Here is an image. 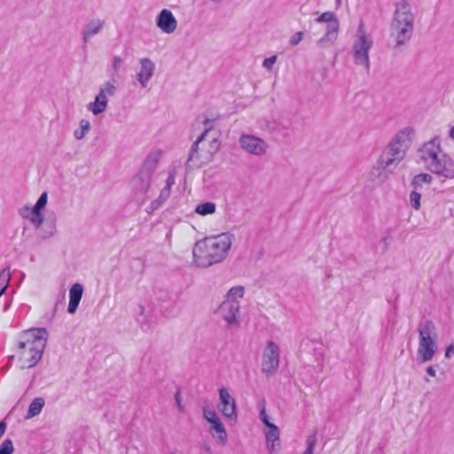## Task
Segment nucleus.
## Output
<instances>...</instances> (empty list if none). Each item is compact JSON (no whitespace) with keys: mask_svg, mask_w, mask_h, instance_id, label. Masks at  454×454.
Wrapping results in <instances>:
<instances>
[{"mask_svg":"<svg viewBox=\"0 0 454 454\" xmlns=\"http://www.w3.org/2000/svg\"><path fill=\"white\" fill-rule=\"evenodd\" d=\"M175 400H176V405L178 407L179 411H184V405L182 403V396H181V393L179 391H177L175 394Z\"/></svg>","mask_w":454,"mask_h":454,"instance_id":"obj_41","label":"nucleus"},{"mask_svg":"<svg viewBox=\"0 0 454 454\" xmlns=\"http://www.w3.org/2000/svg\"><path fill=\"white\" fill-rule=\"evenodd\" d=\"M169 194H170V190H168V188H163L160 192L159 199H160L162 200H166L169 197Z\"/></svg>","mask_w":454,"mask_h":454,"instance_id":"obj_43","label":"nucleus"},{"mask_svg":"<svg viewBox=\"0 0 454 454\" xmlns=\"http://www.w3.org/2000/svg\"><path fill=\"white\" fill-rule=\"evenodd\" d=\"M239 145L246 153L257 157L265 155L269 148L265 140L249 134L241 135L239 138Z\"/></svg>","mask_w":454,"mask_h":454,"instance_id":"obj_10","label":"nucleus"},{"mask_svg":"<svg viewBox=\"0 0 454 454\" xmlns=\"http://www.w3.org/2000/svg\"><path fill=\"white\" fill-rule=\"evenodd\" d=\"M117 89L111 82H106L100 88L97 94L95 100L87 105V109L94 115H98L104 113L108 105V96H114Z\"/></svg>","mask_w":454,"mask_h":454,"instance_id":"obj_9","label":"nucleus"},{"mask_svg":"<svg viewBox=\"0 0 454 454\" xmlns=\"http://www.w3.org/2000/svg\"><path fill=\"white\" fill-rule=\"evenodd\" d=\"M203 416L208 423L219 419L215 410L207 407L203 408Z\"/></svg>","mask_w":454,"mask_h":454,"instance_id":"obj_34","label":"nucleus"},{"mask_svg":"<svg viewBox=\"0 0 454 454\" xmlns=\"http://www.w3.org/2000/svg\"><path fill=\"white\" fill-rule=\"evenodd\" d=\"M419 335L418 361L425 363L432 360L437 349V333L435 325L431 320L420 322L418 326Z\"/></svg>","mask_w":454,"mask_h":454,"instance_id":"obj_6","label":"nucleus"},{"mask_svg":"<svg viewBox=\"0 0 454 454\" xmlns=\"http://www.w3.org/2000/svg\"><path fill=\"white\" fill-rule=\"evenodd\" d=\"M159 202L158 200H154L153 203H152V208L153 209H155L158 206H159Z\"/></svg>","mask_w":454,"mask_h":454,"instance_id":"obj_48","label":"nucleus"},{"mask_svg":"<svg viewBox=\"0 0 454 454\" xmlns=\"http://www.w3.org/2000/svg\"><path fill=\"white\" fill-rule=\"evenodd\" d=\"M243 295H244V287L241 286H237L231 287L229 290L226 299L236 300L237 297L242 298Z\"/></svg>","mask_w":454,"mask_h":454,"instance_id":"obj_32","label":"nucleus"},{"mask_svg":"<svg viewBox=\"0 0 454 454\" xmlns=\"http://www.w3.org/2000/svg\"><path fill=\"white\" fill-rule=\"evenodd\" d=\"M276 61H277V56L274 55V56L265 59L262 62V66L266 69L271 70V68H272L273 65L276 63Z\"/></svg>","mask_w":454,"mask_h":454,"instance_id":"obj_38","label":"nucleus"},{"mask_svg":"<svg viewBox=\"0 0 454 454\" xmlns=\"http://www.w3.org/2000/svg\"><path fill=\"white\" fill-rule=\"evenodd\" d=\"M390 240H391L390 237H385L382 239V241L384 242V250H387L388 248Z\"/></svg>","mask_w":454,"mask_h":454,"instance_id":"obj_46","label":"nucleus"},{"mask_svg":"<svg viewBox=\"0 0 454 454\" xmlns=\"http://www.w3.org/2000/svg\"><path fill=\"white\" fill-rule=\"evenodd\" d=\"M265 437L270 450L271 452L276 451L280 445V441L279 429L275 424H272L271 426L267 427V430L265 432Z\"/></svg>","mask_w":454,"mask_h":454,"instance_id":"obj_21","label":"nucleus"},{"mask_svg":"<svg viewBox=\"0 0 454 454\" xmlns=\"http://www.w3.org/2000/svg\"><path fill=\"white\" fill-rule=\"evenodd\" d=\"M303 32L299 31L296 32L291 38H290V44L293 46H295L300 43V42L303 39Z\"/></svg>","mask_w":454,"mask_h":454,"instance_id":"obj_37","label":"nucleus"},{"mask_svg":"<svg viewBox=\"0 0 454 454\" xmlns=\"http://www.w3.org/2000/svg\"><path fill=\"white\" fill-rule=\"evenodd\" d=\"M432 180L433 176L430 174H418L413 177L411 185L414 187V189H418L420 188L423 184H430Z\"/></svg>","mask_w":454,"mask_h":454,"instance_id":"obj_25","label":"nucleus"},{"mask_svg":"<svg viewBox=\"0 0 454 454\" xmlns=\"http://www.w3.org/2000/svg\"><path fill=\"white\" fill-rule=\"evenodd\" d=\"M157 27L166 34L173 33L177 27V21L171 11L163 9L156 17Z\"/></svg>","mask_w":454,"mask_h":454,"instance_id":"obj_15","label":"nucleus"},{"mask_svg":"<svg viewBox=\"0 0 454 454\" xmlns=\"http://www.w3.org/2000/svg\"><path fill=\"white\" fill-rule=\"evenodd\" d=\"M80 129L74 130V136L77 140L82 139L90 129V123L88 120L82 119L79 122Z\"/></svg>","mask_w":454,"mask_h":454,"instance_id":"obj_28","label":"nucleus"},{"mask_svg":"<svg viewBox=\"0 0 454 454\" xmlns=\"http://www.w3.org/2000/svg\"><path fill=\"white\" fill-rule=\"evenodd\" d=\"M106 21L99 18L89 20L83 27L81 35L83 45H86L90 38L100 34L105 27Z\"/></svg>","mask_w":454,"mask_h":454,"instance_id":"obj_16","label":"nucleus"},{"mask_svg":"<svg viewBox=\"0 0 454 454\" xmlns=\"http://www.w3.org/2000/svg\"><path fill=\"white\" fill-rule=\"evenodd\" d=\"M233 239L234 234L223 232L197 241L192 249L194 263L198 267L207 268L222 262L227 257Z\"/></svg>","mask_w":454,"mask_h":454,"instance_id":"obj_1","label":"nucleus"},{"mask_svg":"<svg viewBox=\"0 0 454 454\" xmlns=\"http://www.w3.org/2000/svg\"><path fill=\"white\" fill-rule=\"evenodd\" d=\"M140 309H141V312H143L144 311V307L140 306Z\"/></svg>","mask_w":454,"mask_h":454,"instance_id":"obj_56","label":"nucleus"},{"mask_svg":"<svg viewBox=\"0 0 454 454\" xmlns=\"http://www.w3.org/2000/svg\"><path fill=\"white\" fill-rule=\"evenodd\" d=\"M7 428V423L4 420L0 421V439L4 434Z\"/></svg>","mask_w":454,"mask_h":454,"instance_id":"obj_44","label":"nucleus"},{"mask_svg":"<svg viewBox=\"0 0 454 454\" xmlns=\"http://www.w3.org/2000/svg\"><path fill=\"white\" fill-rule=\"evenodd\" d=\"M24 218H29L30 222L36 227L39 228L43 223V215L42 211L35 212V209L31 210L30 216L21 213Z\"/></svg>","mask_w":454,"mask_h":454,"instance_id":"obj_27","label":"nucleus"},{"mask_svg":"<svg viewBox=\"0 0 454 454\" xmlns=\"http://www.w3.org/2000/svg\"><path fill=\"white\" fill-rule=\"evenodd\" d=\"M194 160H197V161H200L199 160V153L198 154H194Z\"/></svg>","mask_w":454,"mask_h":454,"instance_id":"obj_52","label":"nucleus"},{"mask_svg":"<svg viewBox=\"0 0 454 454\" xmlns=\"http://www.w3.org/2000/svg\"><path fill=\"white\" fill-rule=\"evenodd\" d=\"M175 184V174H170L166 180V185L164 188L171 189V186Z\"/></svg>","mask_w":454,"mask_h":454,"instance_id":"obj_42","label":"nucleus"},{"mask_svg":"<svg viewBox=\"0 0 454 454\" xmlns=\"http://www.w3.org/2000/svg\"><path fill=\"white\" fill-rule=\"evenodd\" d=\"M427 372L431 377H435L436 376V371L434 370V368L433 366H428L427 368Z\"/></svg>","mask_w":454,"mask_h":454,"instance_id":"obj_45","label":"nucleus"},{"mask_svg":"<svg viewBox=\"0 0 454 454\" xmlns=\"http://www.w3.org/2000/svg\"><path fill=\"white\" fill-rule=\"evenodd\" d=\"M239 302L234 299H226L218 307L216 313L228 324L229 326L239 325Z\"/></svg>","mask_w":454,"mask_h":454,"instance_id":"obj_12","label":"nucleus"},{"mask_svg":"<svg viewBox=\"0 0 454 454\" xmlns=\"http://www.w3.org/2000/svg\"><path fill=\"white\" fill-rule=\"evenodd\" d=\"M210 431L213 437L216 438L220 444L224 445L226 443L227 433L220 419L210 423Z\"/></svg>","mask_w":454,"mask_h":454,"instance_id":"obj_22","label":"nucleus"},{"mask_svg":"<svg viewBox=\"0 0 454 454\" xmlns=\"http://www.w3.org/2000/svg\"><path fill=\"white\" fill-rule=\"evenodd\" d=\"M211 1L214 2V3L218 4V3H221L223 0H211Z\"/></svg>","mask_w":454,"mask_h":454,"instance_id":"obj_53","label":"nucleus"},{"mask_svg":"<svg viewBox=\"0 0 454 454\" xmlns=\"http://www.w3.org/2000/svg\"><path fill=\"white\" fill-rule=\"evenodd\" d=\"M412 128L407 127L399 130L380 153L377 162L393 174L400 162L404 159L411 145Z\"/></svg>","mask_w":454,"mask_h":454,"instance_id":"obj_5","label":"nucleus"},{"mask_svg":"<svg viewBox=\"0 0 454 454\" xmlns=\"http://www.w3.org/2000/svg\"><path fill=\"white\" fill-rule=\"evenodd\" d=\"M209 123H210V121L208 119H207L204 121V124L206 126L204 132L197 138V140L192 144V145L190 149L189 156L186 160V168H200L202 165L201 161H197L194 160V154H198L199 144L205 139L208 131L211 129V127L208 126Z\"/></svg>","mask_w":454,"mask_h":454,"instance_id":"obj_17","label":"nucleus"},{"mask_svg":"<svg viewBox=\"0 0 454 454\" xmlns=\"http://www.w3.org/2000/svg\"><path fill=\"white\" fill-rule=\"evenodd\" d=\"M47 200H48V196H47V193L46 192H43L39 199L37 200L35 205L33 207L32 209H35V212H38V211H42L46 204H47Z\"/></svg>","mask_w":454,"mask_h":454,"instance_id":"obj_33","label":"nucleus"},{"mask_svg":"<svg viewBox=\"0 0 454 454\" xmlns=\"http://www.w3.org/2000/svg\"><path fill=\"white\" fill-rule=\"evenodd\" d=\"M29 210V207L28 206H26L24 208H23V211H28Z\"/></svg>","mask_w":454,"mask_h":454,"instance_id":"obj_54","label":"nucleus"},{"mask_svg":"<svg viewBox=\"0 0 454 454\" xmlns=\"http://www.w3.org/2000/svg\"><path fill=\"white\" fill-rule=\"evenodd\" d=\"M56 231H57L56 220H53L49 223V230L44 231L43 238V239L51 238L56 233Z\"/></svg>","mask_w":454,"mask_h":454,"instance_id":"obj_36","label":"nucleus"},{"mask_svg":"<svg viewBox=\"0 0 454 454\" xmlns=\"http://www.w3.org/2000/svg\"><path fill=\"white\" fill-rule=\"evenodd\" d=\"M300 12L305 15L306 14V10H304V6H301V9H300Z\"/></svg>","mask_w":454,"mask_h":454,"instance_id":"obj_51","label":"nucleus"},{"mask_svg":"<svg viewBox=\"0 0 454 454\" xmlns=\"http://www.w3.org/2000/svg\"><path fill=\"white\" fill-rule=\"evenodd\" d=\"M415 16L410 3L402 0L395 4L389 27L388 47L400 50L411 41L414 31Z\"/></svg>","mask_w":454,"mask_h":454,"instance_id":"obj_2","label":"nucleus"},{"mask_svg":"<svg viewBox=\"0 0 454 454\" xmlns=\"http://www.w3.org/2000/svg\"><path fill=\"white\" fill-rule=\"evenodd\" d=\"M391 175V173L376 161L370 170L369 180L376 185H381Z\"/></svg>","mask_w":454,"mask_h":454,"instance_id":"obj_19","label":"nucleus"},{"mask_svg":"<svg viewBox=\"0 0 454 454\" xmlns=\"http://www.w3.org/2000/svg\"><path fill=\"white\" fill-rule=\"evenodd\" d=\"M157 164L156 156L147 157L137 175L132 179V188L137 196L142 197L148 192Z\"/></svg>","mask_w":454,"mask_h":454,"instance_id":"obj_8","label":"nucleus"},{"mask_svg":"<svg viewBox=\"0 0 454 454\" xmlns=\"http://www.w3.org/2000/svg\"><path fill=\"white\" fill-rule=\"evenodd\" d=\"M43 405L44 399L43 397L35 398L29 404L26 418L29 419L38 415L41 412Z\"/></svg>","mask_w":454,"mask_h":454,"instance_id":"obj_23","label":"nucleus"},{"mask_svg":"<svg viewBox=\"0 0 454 454\" xmlns=\"http://www.w3.org/2000/svg\"><path fill=\"white\" fill-rule=\"evenodd\" d=\"M325 24L326 26L325 35L317 41V45L319 48H326L332 46L338 38L340 30L339 19Z\"/></svg>","mask_w":454,"mask_h":454,"instance_id":"obj_14","label":"nucleus"},{"mask_svg":"<svg viewBox=\"0 0 454 454\" xmlns=\"http://www.w3.org/2000/svg\"><path fill=\"white\" fill-rule=\"evenodd\" d=\"M424 380H425L426 382H429V381H430V380H429V379H428V378H426V377L424 378Z\"/></svg>","mask_w":454,"mask_h":454,"instance_id":"obj_55","label":"nucleus"},{"mask_svg":"<svg viewBox=\"0 0 454 454\" xmlns=\"http://www.w3.org/2000/svg\"><path fill=\"white\" fill-rule=\"evenodd\" d=\"M216 205L214 202H205L199 204L195 208V213L200 215H212L215 212Z\"/></svg>","mask_w":454,"mask_h":454,"instance_id":"obj_24","label":"nucleus"},{"mask_svg":"<svg viewBox=\"0 0 454 454\" xmlns=\"http://www.w3.org/2000/svg\"><path fill=\"white\" fill-rule=\"evenodd\" d=\"M372 44L373 42L367 34L364 22L361 21L357 27L352 45L353 60L356 65L363 66L367 73L370 70L369 51Z\"/></svg>","mask_w":454,"mask_h":454,"instance_id":"obj_7","label":"nucleus"},{"mask_svg":"<svg viewBox=\"0 0 454 454\" xmlns=\"http://www.w3.org/2000/svg\"><path fill=\"white\" fill-rule=\"evenodd\" d=\"M420 199H421V194L419 192H418L417 191H412L410 193V203H411V207L413 209L419 210L420 208V207H421Z\"/></svg>","mask_w":454,"mask_h":454,"instance_id":"obj_29","label":"nucleus"},{"mask_svg":"<svg viewBox=\"0 0 454 454\" xmlns=\"http://www.w3.org/2000/svg\"><path fill=\"white\" fill-rule=\"evenodd\" d=\"M121 63H122V59L121 57H119V56L114 57L112 67L115 74H117L118 71L120 70V68L121 67Z\"/></svg>","mask_w":454,"mask_h":454,"instance_id":"obj_39","label":"nucleus"},{"mask_svg":"<svg viewBox=\"0 0 454 454\" xmlns=\"http://www.w3.org/2000/svg\"><path fill=\"white\" fill-rule=\"evenodd\" d=\"M286 129H287V128H286V127H285V126H283V125H279V126H278V131H279V132H283V131H285V130H286Z\"/></svg>","mask_w":454,"mask_h":454,"instance_id":"obj_49","label":"nucleus"},{"mask_svg":"<svg viewBox=\"0 0 454 454\" xmlns=\"http://www.w3.org/2000/svg\"><path fill=\"white\" fill-rule=\"evenodd\" d=\"M260 418L262 421V423L268 427L270 426H271L273 423L270 422L269 420V417L266 413V410H265V407L263 406L261 411H260Z\"/></svg>","mask_w":454,"mask_h":454,"instance_id":"obj_40","label":"nucleus"},{"mask_svg":"<svg viewBox=\"0 0 454 454\" xmlns=\"http://www.w3.org/2000/svg\"><path fill=\"white\" fill-rule=\"evenodd\" d=\"M14 451L13 442L11 439L4 440L0 444V454H12Z\"/></svg>","mask_w":454,"mask_h":454,"instance_id":"obj_30","label":"nucleus"},{"mask_svg":"<svg viewBox=\"0 0 454 454\" xmlns=\"http://www.w3.org/2000/svg\"><path fill=\"white\" fill-rule=\"evenodd\" d=\"M218 409L222 414L231 421H236L238 419L236 403L234 398L231 395L228 389L221 387L219 389V403Z\"/></svg>","mask_w":454,"mask_h":454,"instance_id":"obj_13","label":"nucleus"},{"mask_svg":"<svg viewBox=\"0 0 454 454\" xmlns=\"http://www.w3.org/2000/svg\"><path fill=\"white\" fill-rule=\"evenodd\" d=\"M306 442H307V448H306L305 451L303 452V454H313L314 448H315V445L317 442L316 434H314L308 436Z\"/></svg>","mask_w":454,"mask_h":454,"instance_id":"obj_35","label":"nucleus"},{"mask_svg":"<svg viewBox=\"0 0 454 454\" xmlns=\"http://www.w3.org/2000/svg\"><path fill=\"white\" fill-rule=\"evenodd\" d=\"M450 137L454 139V126L450 130Z\"/></svg>","mask_w":454,"mask_h":454,"instance_id":"obj_50","label":"nucleus"},{"mask_svg":"<svg viewBox=\"0 0 454 454\" xmlns=\"http://www.w3.org/2000/svg\"><path fill=\"white\" fill-rule=\"evenodd\" d=\"M279 366V348L278 345L270 340L262 354V371L267 376H272Z\"/></svg>","mask_w":454,"mask_h":454,"instance_id":"obj_11","label":"nucleus"},{"mask_svg":"<svg viewBox=\"0 0 454 454\" xmlns=\"http://www.w3.org/2000/svg\"><path fill=\"white\" fill-rule=\"evenodd\" d=\"M451 353H454V345H450L447 348H446V352H445V356L447 357H449L450 356Z\"/></svg>","mask_w":454,"mask_h":454,"instance_id":"obj_47","label":"nucleus"},{"mask_svg":"<svg viewBox=\"0 0 454 454\" xmlns=\"http://www.w3.org/2000/svg\"><path fill=\"white\" fill-rule=\"evenodd\" d=\"M82 294L83 287L81 284L75 283L71 286L69 290L68 313L74 314L77 310Z\"/></svg>","mask_w":454,"mask_h":454,"instance_id":"obj_20","label":"nucleus"},{"mask_svg":"<svg viewBox=\"0 0 454 454\" xmlns=\"http://www.w3.org/2000/svg\"><path fill=\"white\" fill-rule=\"evenodd\" d=\"M419 152L427 170L439 177L454 179V160L442 152L439 137L425 143Z\"/></svg>","mask_w":454,"mask_h":454,"instance_id":"obj_3","label":"nucleus"},{"mask_svg":"<svg viewBox=\"0 0 454 454\" xmlns=\"http://www.w3.org/2000/svg\"><path fill=\"white\" fill-rule=\"evenodd\" d=\"M140 70L137 74V79L143 88H146L150 79L153 77L155 65L148 58H143L140 59Z\"/></svg>","mask_w":454,"mask_h":454,"instance_id":"obj_18","label":"nucleus"},{"mask_svg":"<svg viewBox=\"0 0 454 454\" xmlns=\"http://www.w3.org/2000/svg\"><path fill=\"white\" fill-rule=\"evenodd\" d=\"M18 350L22 367L31 368L41 360L45 349L48 332L46 328H32L23 332Z\"/></svg>","mask_w":454,"mask_h":454,"instance_id":"obj_4","label":"nucleus"},{"mask_svg":"<svg viewBox=\"0 0 454 454\" xmlns=\"http://www.w3.org/2000/svg\"><path fill=\"white\" fill-rule=\"evenodd\" d=\"M11 279L10 268H4L0 272V296L5 292Z\"/></svg>","mask_w":454,"mask_h":454,"instance_id":"obj_26","label":"nucleus"},{"mask_svg":"<svg viewBox=\"0 0 454 454\" xmlns=\"http://www.w3.org/2000/svg\"><path fill=\"white\" fill-rule=\"evenodd\" d=\"M338 19L337 15L333 12H325L319 15L315 20L317 23H328Z\"/></svg>","mask_w":454,"mask_h":454,"instance_id":"obj_31","label":"nucleus"}]
</instances>
